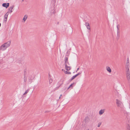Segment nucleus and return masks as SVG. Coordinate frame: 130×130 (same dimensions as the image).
Segmentation results:
<instances>
[{
  "label": "nucleus",
  "mask_w": 130,
  "mask_h": 130,
  "mask_svg": "<svg viewBox=\"0 0 130 130\" xmlns=\"http://www.w3.org/2000/svg\"><path fill=\"white\" fill-rule=\"evenodd\" d=\"M79 68H78L77 69V70L76 71V72H77V71L79 70Z\"/></svg>",
  "instance_id": "bb28decb"
},
{
  "label": "nucleus",
  "mask_w": 130,
  "mask_h": 130,
  "mask_svg": "<svg viewBox=\"0 0 130 130\" xmlns=\"http://www.w3.org/2000/svg\"><path fill=\"white\" fill-rule=\"evenodd\" d=\"M14 5H12L9 8V13H11L12 12V9L14 7Z\"/></svg>",
  "instance_id": "1a4fd4ad"
},
{
  "label": "nucleus",
  "mask_w": 130,
  "mask_h": 130,
  "mask_svg": "<svg viewBox=\"0 0 130 130\" xmlns=\"http://www.w3.org/2000/svg\"><path fill=\"white\" fill-rule=\"evenodd\" d=\"M60 97H61V96H60L59 97V99H60Z\"/></svg>",
  "instance_id": "c756f323"
},
{
  "label": "nucleus",
  "mask_w": 130,
  "mask_h": 130,
  "mask_svg": "<svg viewBox=\"0 0 130 130\" xmlns=\"http://www.w3.org/2000/svg\"><path fill=\"white\" fill-rule=\"evenodd\" d=\"M62 94H61V95H60V96L61 97V96H62Z\"/></svg>",
  "instance_id": "c85d7f7f"
},
{
  "label": "nucleus",
  "mask_w": 130,
  "mask_h": 130,
  "mask_svg": "<svg viewBox=\"0 0 130 130\" xmlns=\"http://www.w3.org/2000/svg\"><path fill=\"white\" fill-rule=\"evenodd\" d=\"M68 58L67 57H66L65 58L64 61H68Z\"/></svg>",
  "instance_id": "5701e85b"
},
{
  "label": "nucleus",
  "mask_w": 130,
  "mask_h": 130,
  "mask_svg": "<svg viewBox=\"0 0 130 130\" xmlns=\"http://www.w3.org/2000/svg\"><path fill=\"white\" fill-rule=\"evenodd\" d=\"M11 41L9 40L6 43H4V44L6 46V47L7 48L10 46L11 44Z\"/></svg>",
  "instance_id": "423d86ee"
},
{
  "label": "nucleus",
  "mask_w": 130,
  "mask_h": 130,
  "mask_svg": "<svg viewBox=\"0 0 130 130\" xmlns=\"http://www.w3.org/2000/svg\"><path fill=\"white\" fill-rule=\"evenodd\" d=\"M117 39H119L120 37V31L119 30V28L118 27V25H117Z\"/></svg>",
  "instance_id": "39448f33"
},
{
  "label": "nucleus",
  "mask_w": 130,
  "mask_h": 130,
  "mask_svg": "<svg viewBox=\"0 0 130 130\" xmlns=\"http://www.w3.org/2000/svg\"><path fill=\"white\" fill-rule=\"evenodd\" d=\"M62 71H65V70H64L63 69H62Z\"/></svg>",
  "instance_id": "cd10ccee"
},
{
  "label": "nucleus",
  "mask_w": 130,
  "mask_h": 130,
  "mask_svg": "<svg viewBox=\"0 0 130 130\" xmlns=\"http://www.w3.org/2000/svg\"><path fill=\"white\" fill-rule=\"evenodd\" d=\"M101 122H99L98 124V127H99L100 126V125L101 124Z\"/></svg>",
  "instance_id": "aec40b11"
},
{
  "label": "nucleus",
  "mask_w": 130,
  "mask_h": 130,
  "mask_svg": "<svg viewBox=\"0 0 130 130\" xmlns=\"http://www.w3.org/2000/svg\"><path fill=\"white\" fill-rule=\"evenodd\" d=\"M65 68L68 71L69 70L71 69V67L69 66H68L67 65H66V66H65Z\"/></svg>",
  "instance_id": "4468645a"
},
{
  "label": "nucleus",
  "mask_w": 130,
  "mask_h": 130,
  "mask_svg": "<svg viewBox=\"0 0 130 130\" xmlns=\"http://www.w3.org/2000/svg\"><path fill=\"white\" fill-rule=\"evenodd\" d=\"M9 3H4L2 4V6L4 7H5L6 8H7L9 6Z\"/></svg>",
  "instance_id": "6e6552de"
},
{
  "label": "nucleus",
  "mask_w": 130,
  "mask_h": 130,
  "mask_svg": "<svg viewBox=\"0 0 130 130\" xmlns=\"http://www.w3.org/2000/svg\"><path fill=\"white\" fill-rule=\"evenodd\" d=\"M28 17V15H25L22 19V22H23L25 23V22L26 20L27 19Z\"/></svg>",
  "instance_id": "0eeeda50"
},
{
  "label": "nucleus",
  "mask_w": 130,
  "mask_h": 130,
  "mask_svg": "<svg viewBox=\"0 0 130 130\" xmlns=\"http://www.w3.org/2000/svg\"><path fill=\"white\" fill-rule=\"evenodd\" d=\"M8 12H7L5 14L4 16L5 18V21H7V19L8 17Z\"/></svg>",
  "instance_id": "ddd939ff"
},
{
  "label": "nucleus",
  "mask_w": 130,
  "mask_h": 130,
  "mask_svg": "<svg viewBox=\"0 0 130 130\" xmlns=\"http://www.w3.org/2000/svg\"><path fill=\"white\" fill-rule=\"evenodd\" d=\"M106 69L109 73H110L111 72V69L109 67L107 66L106 67Z\"/></svg>",
  "instance_id": "9b49d317"
},
{
  "label": "nucleus",
  "mask_w": 130,
  "mask_h": 130,
  "mask_svg": "<svg viewBox=\"0 0 130 130\" xmlns=\"http://www.w3.org/2000/svg\"><path fill=\"white\" fill-rule=\"evenodd\" d=\"M85 25L88 29L90 30V26L89 24L88 23H85Z\"/></svg>",
  "instance_id": "9d476101"
},
{
  "label": "nucleus",
  "mask_w": 130,
  "mask_h": 130,
  "mask_svg": "<svg viewBox=\"0 0 130 130\" xmlns=\"http://www.w3.org/2000/svg\"><path fill=\"white\" fill-rule=\"evenodd\" d=\"M105 112V109H103L101 110L99 112V114L100 115H102Z\"/></svg>",
  "instance_id": "f8f14e48"
},
{
  "label": "nucleus",
  "mask_w": 130,
  "mask_h": 130,
  "mask_svg": "<svg viewBox=\"0 0 130 130\" xmlns=\"http://www.w3.org/2000/svg\"><path fill=\"white\" fill-rule=\"evenodd\" d=\"M127 121L126 123V130H130V123L129 122L130 119L129 117H127Z\"/></svg>",
  "instance_id": "f03ea898"
},
{
  "label": "nucleus",
  "mask_w": 130,
  "mask_h": 130,
  "mask_svg": "<svg viewBox=\"0 0 130 130\" xmlns=\"http://www.w3.org/2000/svg\"><path fill=\"white\" fill-rule=\"evenodd\" d=\"M73 84H71L68 87V89H67V90H68L71 87V88H73V86H72V85Z\"/></svg>",
  "instance_id": "a211bd4d"
},
{
  "label": "nucleus",
  "mask_w": 130,
  "mask_h": 130,
  "mask_svg": "<svg viewBox=\"0 0 130 130\" xmlns=\"http://www.w3.org/2000/svg\"><path fill=\"white\" fill-rule=\"evenodd\" d=\"M33 78H34V77H32V78H30V79H33Z\"/></svg>",
  "instance_id": "393cba45"
},
{
  "label": "nucleus",
  "mask_w": 130,
  "mask_h": 130,
  "mask_svg": "<svg viewBox=\"0 0 130 130\" xmlns=\"http://www.w3.org/2000/svg\"><path fill=\"white\" fill-rule=\"evenodd\" d=\"M30 90L29 89H28L23 94V95H25Z\"/></svg>",
  "instance_id": "2eb2a0df"
},
{
  "label": "nucleus",
  "mask_w": 130,
  "mask_h": 130,
  "mask_svg": "<svg viewBox=\"0 0 130 130\" xmlns=\"http://www.w3.org/2000/svg\"><path fill=\"white\" fill-rule=\"evenodd\" d=\"M81 72H79L78 74H76L75 75H76V76H78L79 75L81 74Z\"/></svg>",
  "instance_id": "b1692460"
},
{
  "label": "nucleus",
  "mask_w": 130,
  "mask_h": 130,
  "mask_svg": "<svg viewBox=\"0 0 130 130\" xmlns=\"http://www.w3.org/2000/svg\"><path fill=\"white\" fill-rule=\"evenodd\" d=\"M53 80L51 78H50L49 79V82L50 84H51Z\"/></svg>",
  "instance_id": "412c9836"
},
{
  "label": "nucleus",
  "mask_w": 130,
  "mask_h": 130,
  "mask_svg": "<svg viewBox=\"0 0 130 130\" xmlns=\"http://www.w3.org/2000/svg\"><path fill=\"white\" fill-rule=\"evenodd\" d=\"M70 52L69 51H67V53H66V55L68 56H69V54H70Z\"/></svg>",
  "instance_id": "4be33fe9"
},
{
  "label": "nucleus",
  "mask_w": 130,
  "mask_h": 130,
  "mask_svg": "<svg viewBox=\"0 0 130 130\" xmlns=\"http://www.w3.org/2000/svg\"><path fill=\"white\" fill-rule=\"evenodd\" d=\"M65 61V66H66V65H67L68 64H69V63L68 62V61Z\"/></svg>",
  "instance_id": "6ab92c4d"
},
{
  "label": "nucleus",
  "mask_w": 130,
  "mask_h": 130,
  "mask_svg": "<svg viewBox=\"0 0 130 130\" xmlns=\"http://www.w3.org/2000/svg\"><path fill=\"white\" fill-rule=\"evenodd\" d=\"M54 11H53V12H52L53 13V14H54Z\"/></svg>",
  "instance_id": "a878e982"
},
{
  "label": "nucleus",
  "mask_w": 130,
  "mask_h": 130,
  "mask_svg": "<svg viewBox=\"0 0 130 130\" xmlns=\"http://www.w3.org/2000/svg\"><path fill=\"white\" fill-rule=\"evenodd\" d=\"M7 48L6 46L4 44L0 46V50L4 51L6 50Z\"/></svg>",
  "instance_id": "20e7f679"
},
{
  "label": "nucleus",
  "mask_w": 130,
  "mask_h": 130,
  "mask_svg": "<svg viewBox=\"0 0 130 130\" xmlns=\"http://www.w3.org/2000/svg\"><path fill=\"white\" fill-rule=\"evenodd\" d=\"M116 103L117 106L121 108H122L123 107V105L121 101L118 99H116Z\"/></svg>",
  "instance_id": "7ed1b4c3"
},
{
  "label": "nucleus",
  "mask_w": 130,
  "mask_h": 130,
  "mask_svg": "<svg viewBox=\"0 0 130 130\" xmlns=\"http://www.w3.org/2000/svg\"><path fill=\"white\" fill-rule=\"evenodd\" d=\"M65 74H71V73L70 72H68L67 71H65Z\"/></svg>",
  "instance_id": "f3484780"
},
{
  "label": "nucleus",
  "mask_w": 130,
  "mask_h": 130,
  "mask_svg": "<svg viewBox=\"0 0 130 130\" xmlns=\"http://www.w3.org/2000/svg\"><path fill=\"white\" fill-rule=\"evenodd\" d=\"M127 62L126 64L125 68L126 69V78L128 80H130V73L129 71V59L128 58H127Z\"/></svg>",
  "instance_id": "f257e3e1"
},
{
  "label": "nucleus",
  "mask_w": 130,
  "mask_h": 130,
  "mask_svg": "<svg viewBox=\"0 0 130 130\" xmlns=\"http://www.w3.org/2000/svg\"><path fill=\"white\" fill-rule=\"evenodd\" d=\"M77 76L76 75H75L73 76L72 78L71 79H70V80L71 81L73 79H74Z\"/></svg>",
  "instance_id": "dca6fc26"
}]
</instances>
